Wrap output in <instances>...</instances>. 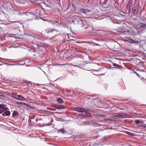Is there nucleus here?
I'll list each match as a JSON object with an SVG mask.
<instances>
[{"mask_svg":"<svg viewBox=\"0 0 146 146\" xmlns=\"http://www.w3.org/2000/svg\"><path fill=\"white\" fill-rule=\"evenodd\" d=\"M72 20V22L74 23V24H79L82 27L87 25V23L86 22L82 19V17L79 16H77L75 18H74Z\"/></svg>","mask_w":146,"mask_h":146,"instance_id":"f257e3e1","label":"nucleus"},{"mask_svg":"<svg viewBox=\"0 0 146 146\" xmlns=\"http://www.w3.org/2000/svg\"><path fill=\"white\" fill-rule=\"evenodd\" d=\"M132 115L129 114H126L125 113L121 112L119 113H113L112 115L113 117L115 118H130Z\"/></svg>","mask_w":146,"mask_h":146,"instance_id":"f03ea898","label":"nucleus"},{"mask_svg":"<svg viewBox=\"0 0 146 146\" xmlns=\"http://www.w3.org/2000/svg\"><path fill=\"white\" fill-rule=\"evenodd\" d=\"M30 10L28 11L27 13H23L24 14H25L26 15L29 17V18L30 19L29 20H32L35 18V16L38 15V13H37V11H34L29 12Z\"/></svg>","mask_w":146,"mask_h":146,"instance_id":"7ed1b4c3","label":"nucleus"},{"mask_svg":"<svg viewBox=\"0 0 146 146\" xmlns=\"http://www.w3.org/2000/svg\"><path fill=\"white\" fill-rule=\"evenodd\" d=\"M79 12L84 15H88L89 16H91L92 14V11L85 8L80 9Z\"/></svg>","mask_w":146,"mask_h":146,"instance_id":"20e7f679","label":"nucleus"},{"mask_svg":"<svg viewBox=\"0 0 146 146\" xmlns=\"http://www.w3.org/2000/svg\"><path fill=\"white\" fill-rule=\"evenodd\" d=\"M135 26L136 29H145L146 28V23L138 22L135 24Z\"/></svg>","mask_w":146,"mask_h":146,"instance_id":"39448f33","label":"nucleus"},{"mask_svg":"<svg viewBox=\"0 0 146 146\" xmlns=\"http://www.w3.org/2000/svg\"><path fill=\"white\" fill-rule=\"evenodd\" d=\"M139 5H135L133 7L131 13L133 15H136L138 13L139 11Z\"/></svg>","mask_w":146,"mask_h":146,"instance_id":"423d86ee","label":"nucleus"},{"mask_svg":"<svg viewBox=\"0 0 146 146\" xmlns=\"http://www.w3.org/2000/svg\"><path fill=\"white\" fill-rule=\"evenodd\" d=\"M74 110L75 111H76L79 112H85L86 113L88 111V109H84L82 107L76 108H74Z\"/></svg>","mask_w":146,"mask_h":146,"instance_id":"0eeeda50","label":"nucleus"},{"mask_svg":"<svg viewBox=\"0 0 146 146\" xmlns=\"http://www.w3.org/2000/svg\"><path fill=\"white\" fill-rule=\"evenodd\" d=\"M8 110V108L3 104H0V113L1 114L3 112Z\"/></svg>","mask_w":146,"mask_h":146,"instance_id":"6e6552de","label":"nucleus"},{"mask_svg":"<svg viewBox=\"0 0 146 146\" xmlns=\"http://www.w3.org/2000/svg\"><path fill=\"white\" fill-rule=\"evenodd\" d=\"M84 26L85 27H84V29H87V33H94V31L93 30V28L90 25H88V24L87 25Z\"/></svg>","mask_w":146,"mask_h":146,"instance_id":"1a4fd4ad","label":"nucleus"},{"mask_svg":"<svg viewBox=\"0 0 146 146\" xmlns=\"http://www.w3.org/2000/svg\"><path fill=\"white\" fill-rule=\"evenodd\" d=\"M92 11V14L91 15H92L93 16V18H94L97 20H98V16L99 15V13L97 11Z\"/></svg>","mask_w":146,"mask_h":146,"instance_id":"9d476101","label":"nucleus"},{"mask_svg":"<svg viewBox=\"0 0 146 146\" xmlns=\"http://www.w3.org/2000/svg\"><path fill=\"white\" fill-rule=\"evenodd\" d=\"M125 34L129 35H134L135 33V32L133 31L131 29H126Z\"/></svg>","mask_w":146,"mask_h":146,"instance_id":"9b49d317","label":"nucleus"},{"mask_svg":"<svg viewBox=\"0 0 146 146\" xmlns=\"http://www.w3.org/2000/svg\"><path fill=\"white\" fill-rule=\"evenodd\" d=\"M126 29L120 27L117 29V31L121 33L122 34H125Z\"/></svg>","mask_w":146,"mask_h":146,"instance_id":"f8f14e48","label":"nucleus"},{"mask_svg":"<svg viewBox=\"0 0 146 146\" xmlns=\"http://www.w3.org/2000/svg\"><path fill=\"white\" fill-rule=\"evenodd\" d=\"M102 122L105 123H113L114 122V121L111 119H105L102 121Z\"/></svg>","mask_w":146,"mask_h":146,"instance_id":"ddd939ff","label":"nucleus"},{"mask_svg":"<svg viewBox=\"0 0 146 146\" xmlns=\"http://www.w3.org/2000/svg\"><path fill=\"white\" fill-rule=\"evenodd\" d=\"M10 112L9 111H4L2 114V115L3 116H9L10 114Z\"/></svg>","mask_w":146,"mask_h":146,"instance_id":"4468645a","label":"nucleus"},{"mask_svg":"<svg viewBox=\"0 0 146 146\" xmlns=\"http://www.w3.org/2000/svg\"><path fill=\"white\" fill-rule=\"evenodd\" d=\"M54 107L56 109H62L65 108L63 106L55 105Z\"/></svg>","mask_w":146,"mask_h":146,"instance_id":"2eb2a0df","label":"nucleus"},{"mask_svg":"<svg viewBox=\"0 0 146 146\" xmlns=\"http://www.w3.org/2000/svg\"><path fill=\"white\" fill-rule=\"evenodd\" d=\"M132 1L131 0H129L126 6V8L127 9H129L130 7L131 6V4L132 3Z\"/></svg>","mask_w":146,"mask_h":146,"instance_id":"dca6fc26","label":"nucleus"},{"mask_svg":"<svg viewBox=\"0 0 146 146\" xmlns=\"http://www.w3.org/2000/svg\"><path fill=\"white\" fill-rule=\"evenodd\" d=\"M18 112L16 111H14L13 113L12 117L15 118V117H17L18 116Z\"/></svg>","mask_w":146,"mask_h":146,"instance_id":"f3484780","label":"nucleus"},{"mask_svg":"<svg viewBox=\"0 0 146 146\" xmlns=\"http://www.w3.org/2000/svg\"><path fill=\"white\" fill-rule=\"evenodd\" d=\"M18 100L21 101H25V99L22 95H19Z\"/></svg>","mask_w":146,"mask_h":146,"instance_id":"a211bd4d","label":"nucleus"},{"mask_svg":"<svg viewBox=\"0 0 146 146\" xmlns=\"http://www.w3.org/2000/svg\"><path fill=\"white\" fill-rule=\"evenodd\" d=\"M65 130L63 128H62L60 129H58V133L61 132V133L64 134Z\"/></svg>","mask_w":146,"mask_h":146,"instance_id":"6ab92c4d","label":"nucleus"},{"mask_svg":"<svg viewBox=\"0 0 146 146\" xmlns=\"http://www.w3.org/2000/svg\"><path fill=\"white\" fill-rule=\"evenodd\" d=\"M42 116V115H37V116H36V120H35L37 122L38 120H42V119H39V117L40 116Z\"/></svg>","mask_w":146,"mask_h":146,"instance_id":"aec40b11","label":"nucleus"},{"mask_svg":"<svg viewBox=\"0 0 146 146\" xmlns=\"http://www.w3.org/2000/svg\"><path fill=\"white\" fill-rule=\"evenodd\" d=\"M57 101L60 104H63L64 103V101L61 98H59L57 99Z\"/></svg>","mask_w":146,"mask_h":146,"instance_id":"412c9836","label":"nucleus"},{"mask_svg":"<svg viewBox=\"0 0 146 146\" xmlns=\"http://www.w3.org/2000/svg\"><path fill=\"white\" fill-rule=\"evenodd\" d=\"M19 95L16 94H13L12 96V97L14 99L18 100Z\"/></svg>","mask_w":146,"mask_h":146,"instance_id":"4be33fe9","label":"nucleus"},{"mask_svg":"<svg viewBox=\"0 0 146 146\" xmlns=\"http://www.w3.org/2000/svg\"><path fill=\"white\" fill-rule=\"evenodd\" d=\"M128 40H127L130 43H133L134 42V41L132 39H131L130 37L128 38Z\"/></svg>","mask_w":146,"mask_h":146,"instance_id":"5701e85b","label":"nucleus"},{"mask_svg":"<svg viewBox=\"0 0 146 146\" xmlns=\"http://www.w3.org/2000/svg\"><path fill=\"white\" fill-rule=\"evenodd\" d=\"M36 116H37V115H30L29 117V118H30V119H33L35 118Z\"/></svg>","mask_w":146,"mask_h":146,"instance_id":"b1692460","label":"nucleus"},{"mask_svg":"<svg viewBox=\"0 0 146 146\" xmlns=\"http://www.w3.org/2000/svg\"><path fill=\"white\" fill-rule=\"evenodd\" d=\"M98 117L101 118H104V117H106V115L103 114L102 115H99L98 116Z\"/></svg>","mask_w":146,"mask_h":146,"instance_id":"393cba45","label":"nucleus"},{"mask_svg":"<svg viewBox=\"0 0 146 146\" xmlns=\"http://www.w3.org/2000/svg\"><path fill=\"white\" fill-rule=\"evenodd\" d=\"M4 96L3 93L0 92V99H3L4 98Z\"/></svg>","mask_w":146,"mask_h":146,"instance_id":"a878e982","label":"nucleus"},{"mask_svg":"<svg viewBox=\"0 0 146 146\" xmlns=\"http://www.w3.org/2000/svg\"><path fill=\"white\" fill-rule=\"evenodd\" d=\"M125 133L127 134H128L130 135H131V136H133V133L131 132H128V131H126Z\"/></svg>","mask_w":146,"mask_h":146,"instance_id":"bb28decb","label":"nucleus"},{"mask_svg":"<svg viewBox=\"0 0 146 146\" xmlns=\"http://www.w3.org/2000/svg\"><path fill=\"white\" fill-rule=\"evenodd\" d=\"M54 31V29H50L48 31H46V32L47 33H50L51 32H52L53 31Z\"/></svg>","mask_w":146,"mask_h":146,"instance_id":"cd10ccee","label":"nucleus"},{"mask_svg":"<svg viewBox=\"0 0 146 146\" xmlns=\"http://www.w3.org/2000/svg\"><path fill=\"white\" fill-rule=\"evenodd\" d=\"M22 105H23L25 106H27L28 107H29L30 106L29 105V104H27L24 103H22Z\"/></svg>","mask_w":146,"mask_h":146,"instance_id":"c85d7f7f","label":"nucleus"},{"mask_svg":"<svg viewBox=\"0 0 146 146\" xmlns=\"http://www.w3.org/2000/svg\"><path fill=\"white\" fill-rule=\"evenodd\" d=\"M31 119L29 118V119H28V123L29 124V125H31Z\"/></svg>","mask_w":146,"mask_h":146,"instance_id":"c756f323","label":"nucleus"},{"mask_svg":"<svg viewBox=\"0 0 146 146\" xmlns=\"http://www.w3.org/2000/svg\"><path fill=\"white\" fill-rule=\"evenodd\" d=\"M135 123L136 124H137L139 123V122H140V121L138 119L135 120Z\"/></svg>","mask_w":146,"mask_h":146,"instance_id":"7c9ffc66","label":"nucleus"},{"mask_svg":"<svg viewBox=\"0 0 146 146\" xmlns=\"http://www.w3.org/2000/svg\"><path fill=\"white\" fill-rule=\"evenodd\" d=\"M112 65L113 66H119V65L117 64H116V63H115L114 62H112Z\"/></svg>","mask_w":146,"mask_h":146,"instance_id":"2f4dec72","label":"nucleus"},{"mask_svg":"<svg viewBox=\"0 0 146 146\" xmlns=\"http://www.w3.org/2000/svg\"><path fill=\"white\" fill-rule=\"evenodd\" d=\"M35 19L37 20H38V19H40V18H41V17H36V16H35Z\"/></svg>","mask_w":146,"mask_h":146,"instance_id":"473e14b6","label":"nucleus"},{"mask_svg":"<svg viewBox=\"0 0 146 146\" xmlns=\"http://www.w3.org/2000/svg\"><path fill=\"white\" fill-rule=\"evenodd\" d=\"M142 126L144 128H146V124H143Z\"/></svg>","mask_w":146,"mask_h":146,"instance_id":"72a5a7b5","label":"nucleus"},{"mask_svg":"<svg viewBox=\"0 0 146 146\" xmlns=\"http://www.w3.org/2000/svg\"><path fill=\"white\" fill-rule=\"evenodd\" d=\"M70 64V65L73 66L74 67H76V65H73L72 64Z\"/></svg>","mask_w":146,"mask_h":146,"instance_id":"f704fd0d","label":"nucleus"},{"mask_svg":"<svg viewBox=\"0 0 146 146\" xmlns=\"http://www.w3.org/2000/svg\"><path fill=\"white\" fill-rule=\"evenodd\" d=\"M12 23H19L18 21H13L11 22Z\"/></svg>","mask_w":146,"mask_h":146,"instance_id":"c9c22d12","label":"nucleus"},{"mask_svg":"<svg viewBox=\"0 0 146 146\" xmlns=\"http://www.w3.org/2000/svg\"><path fill=\"white\" fill-rule=\"evenodd\" d=\"M9 65H15L16 64H9Z\"/></svg>","mask_w":146,"mask_h":146,"instance_id":"e433bc0d","label":"nucleus"},{"mask_svg":"<svg viewBox=\"0 0 146 146\" xmlns=\"http://www.w3.org/2000/svg\"><path fill=\"white\" fill-rule=\"evenodd\" d=\"M61 92H62L63 93H64L65 92L64 90H62Z\"/></svg>","mask_w":146,"mask_h":146,"instance_id":"4c0bfd02","label":"nucleus"},{"mask_svg":"<svg viewBox=\"0 0 146 146\" xmlns=\"http://www.w3.org/2000/svg\"><path fill=\"white\" fill-rule=\"evenodd\" d=\"M41 19L42 20H43V21H47V20H45V19H42V18H41Z\"/></svg>","mask_w":146,"mask_h":146,"instance_id":"58836bf2","label":"nucleus"},{"mask_svg":"<svg viewBox=\"0 0 146 146\" xmlns=\"http://www.w3.org/2000/svg\"><path fill=\"white\" fill-rule=\"evenodd\" d=\"M96 46H100V45L98 44H96Z\"/></svg>","mask_w":146,"mask_h":146,"instance_id":"ea45409f","label":"nucleus"},{"mask_svg":"<svg viewBox=\"0 0 146 146\" xmlns=\"http://www.w3.org/2000/svg\"><path fill=\"white\" fill-rule=\"evenodd\" d=\"M67 64H62V65H67Z\"/></svg>","mask_w":146,"mask_h":146,"instance_id":"a19ab883","label":"nucleus"},{"mask_svg":"<svg viewBox=\"0 0 146 146\" xmlns=\"http://www.w3.org/2000/svg\"><path fill=\"white\" fill-rule=\"evenodd\" d=\"M80 66L79 65H76V67H79Z\"/></svg>","mask_w":146,"mask_h":146,"instance_id":"79ce46f5","label":"nucleus"},{"mask_svg":"<svg viewBox=\"0 0 146 146\" xmlns=\"http://www.w3.org/2000/svg\"><path fill=\"white\" fill-rule=\"evenodd\" d=\"M66 24H64V25L63 26H64V27H65V26H66Z\"/></svg>","mask_w":146,"mask_h":146,"instance_id":"37998d69","label":"nucleus"},{"mask_svg":"<svg viewBox=\"0 0 146 146\" xmlns=\"http://www.w3.org/2000/svg\"><path fill=\"white\" fill-rule=\"evenodd\" d=\"M82 115L83 116V117H85V115Z\"/></svg>","mask_w":146,"mask_h":146,"instance_id":"c03bdc74","label":"nucleus"},{"mask_svg":"<svg viewBox=\"0 0 146 146\" xmlns=\"http://www.w3.org/2000/svg\"><path fill=\"white\" fill-rule=\"evenodd\" d=\"M43 72H44L45 74H46L45 73V72H44V71H43Z\"/></svg>","mask_w":146,"mask_h":146,"instance_id":"a18cd8bd","label":"nucleus"},{"mask_svg":"<svg viewBox=\"0 0 146 146\" xmlns=\"http://www.w3.org/2000/svg\"><path fill=\"white\" fill-rule=\"evenodd\" d=\"M137 76H139V75L138 74V75H137Z\"/></svg>","mask_w":146,"mask_h":146,"instance_id":"49530a36","label":"nucleus"},{"mask_svg":"<svg viewBox=\"0 0 146 146\" xmlns=\"http://www.w3.org/2000/svg\"><path fill=\"white\" fill-rule=\"evenodd\" d=\"M79 115H81V114Z\"/></svg>","mask_w":146,"mask_h":146,"instance_id":"de8ad7c7","label":"nucleus"}]
</instances>
